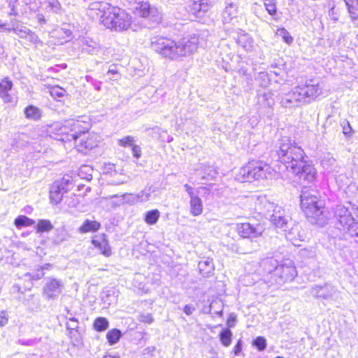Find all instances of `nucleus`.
Returning <instances> with one entry per match:
<instances>
[{"label": "nucleus", "instance_id": "1", "mask_svg": "<svg viewBox=\"0 0 358 358\" xmlns=\"http://www.w3.org/2000/svg\"><path fill=\"white\" fill-rule=\"evenodd\" d=\"M90 16L100 18L103 27L113 31L122 32L134 29L133 16L124 9L106 1H94L88 6Z\"/></svg>", "mask_w": 358, "mask_h": 358}, {"label": "nucleus", "instance_id": "2", "mask_svg": "<svg viewBox=\"0 0 358 358\" xmlns=\"http://www.w3.org/2000/svg\"><path fill=\"white\" fill-rule=\"evenodd\" d=\"M199 43L196 35L187 36L178 41L155 36L151 39L150 48L164 59L177 61L194 54L197 50Z\"/></svg>", "mask_w": 358, "mask_h": 358}, {"label": "nucleus", "instance_id": "3", "mask_svg": "<svg viewBox=\"0 0 358 358\" xmlns=\"http://www.w3.org/2000/svg\"><path fill=\"white\" fill-rule=\"evenodd\" d=\"M278 155L280 162L288 171L296 176L299 175L300 168L306 161L305 152L301 147L292 143L287 138H282Z\"/></svg>", "mask_w": 358, "mask_h": 358}, {"label": "nucleus", "instance_id": "4", "mask_svg": "<svg viewBox=\"0 0 358 358\" xmlns=\"http://www.w3.org/2000/svg\"><path fill=\"white\" fill-rule=\"evenodd\" d=\"M301 206L311 223L323 226L327 222L328 213L325 211L324 205L315 190L302 191Z\"/></svg>", "mask_w": 358, "mask_h": 358}, {"label": "nucleus", "instance_id": "5", "mask_svg": "<svg viewBox=\"0 0 358 358\" xmlns=\"http://www.w3.org/2000/svg\"><path fill=\"white\" fill-rule=\"evenodd\" d=\"M252 199L255 201V210L266 217H269L271 223L276 227L285 231L289 221L285 210L280 206L271 202L265 195H259Z\"/></svg>", "mask_w": 358, "mask_h": 358}, {"label": "nucleus", "instance_id": "6", "mask_svg": "<svg viewBox=\"0 0 358 358\" xmlns=\"http://www.w3.org/2000/svg\"><path fill=\"white\" fill-rule=\"evenodd\" d=\"M276 172L266 163L251 160L239 169L235 179L241 182H252L262 179H271Z\"/></svg>", "mask_w": 358, "mask_h": 358}, {"label": "nucleus", "instance_id": "7", "mask_svg": "<svg viewBox=\"0 0 358 358\" xmlns=\"http://www.w3.org/2000/svg\"><path fill=\"white\" fill-rule=\"evenodd\" d=\"M91 127L88 117L82 116L78 119L65 121L64 124L60 128L62 141H77L81 135L85 134Z\"/></svg>", "mask_w": 358, "mask_h": 358}, {"label": "nucleus", "instance_id": "8", "mask_svg": "<svg viewBox=\"0 0 358 358\" xmlns=\"http://www.w3.org/2000/svg\"><path fill=\"white\" fill-rule=\"evenodd\" d=\"M133 13L154 23H159L162 20V11L156 6H151L147 1H139L134 3Z\"/></svg>", "mask_w": 358, "mask_h": 358}, {"label": "nucleus", "instance_id": "9", "mask_svg": "<svg viewBox=\"0 0 358 358\" xmlns=\"http://www.w3.org/2000/svg\"><path fill=\"white\" fill-rule=\"evenodd\" d=\"M236 231L243 238L253 239L262 236L264 229L259 224H252L249 222H244L236 224Z\"/></svg>", "mask_w": 358, "mask_h": 358}, {"label": "nucleus", "instance_id": "10", "mask_svg": "<svg viewBox=\"0 0 358 358\" xmlns=\"http://www.w3.org/2000/svg\"><path fill=\"white\" fill-rule=\"evenodd\" d=\"M299 89L306 103L315 100L322 93L323 86L322 83H306L305 85H299Z\"/></svg>", "mask_w": 358, "mask_h": 358}, {"label": "nucleus", "instance_id": "11", "mask_svg": "<svg viewBox=\"0 0 358 358\" xmlns=\"http://www.w3.org/2000/svg\"><path fill=\"white\" fill-rule=\"evenodd\" d=\"M280 104L284 108H293L305 104L299 87L296 86L280 97Z\"/></svg>", "mask_w": 358, "mask_h": 358}, {"label": "nucleus", "instance_id": "12", "mask_svg": "<svg viewBox=\"0 0 358 358\" xmlns=\"http://www.w3.org/2000/svg\"><path fill=\"white\" fill-rule=\"evenodd\" d=\"M99 136L95 134L87 133L81 135L75 142V146L80 152H87L97 145Z\"/></svg>", "mask_w": 358, "mask_h": 358}, {"label": "nucleus", "instance_id": "13", "mask_svg": "<svg viewBox=\"0 0 358 358\" xmlns=\"http://www.w3.org/2000/svg\"><path fill=\"white\" fill-rule=\"evenodd\" d=\"M63 287L61 280L48 278L43 287V295L48 299H54L62 293Z\"/></svg>", "mask_w": 358, "mask_h": 358}, {"label": "nucleus", "instance_id": "14", "mask_svg": "<svg viewBox=\"0 0 358 358\" xmlns=\"http://www.w3.org/2000/svg\"><path fill=\"white\" fill-rule=\"evenodd\" d=\"M274 273L283 281L292 280L297 274L294 263L288 259L276 266Z\"/></svg>", "mask_w": 358, "mask_h": 358}, {"label": "nucleus", "instance_id": "15", "mask_svg": "<svg viewBox=\"0 0 358 358\" xmlns=\"http://www.w3.org/2000/svg\"><path fill=\"white\" fill-rule=\"evenodd\" d=\"M92 244L98 249L101 255L108 257L112 255V250L105 234L94 236L92 239Z\"/></svg>", "mask_w": 358, "mask_h": 358}, {"label": "nucleus", "instance_id": "16", "mask_svg": "<svg viewBox=\"0 0 358 358\" xmlns=\"http://www.w3.org/2000/svg\"><path fill=\"white\" fill-rule=\"evenodd\" d=\"M337 293L334 287L325 285L324 286H314L311 288L310 294L316 298L324 299H333Z\"/></svg>", "mask_w": 358, "mask_h": 358}, {"label": "nucleus", "instance_id": "17", "mask_svg": "<svg viewBox=\"0 0 358 358\" xmlns=\"http://www.w3.org/2000/svg\"><path fill=\"white\" fill-rule=\"evenodd\" d=\"M210 6L209 0H192L189 4V12L196 17H201Z\"/></svg>", "mask_w": 358, "mask_h": 358}, {"label": "nucleus", "instance_id": "18", "mask_svg": "<svg viewBox=\"0 0 358 358\" xmlns=\"http://www.w3.org/2000/svg\"><path fill=\"white\" fill-rule=\"evenodd\" d=\"M343 230H347L352 237H358V222L349 213L338 220Z\"/></svg>", "mask_w": 358, "mask_h": 358}, {"label": "nucleus", "instance_id": "19", "mask_svg": "<svg viewBox=\"0 0 358 358\" xmlns=\"http://www.w3.org/2000/svg\"><path fill=\"white\" fill-rule=\"evenodd\" d=\"M13 84L7 77L0 81V98L5 103H13V96L10 94Z\"/></svg>", "mask_w": 358, "mask_h": 358}, {"label": "nucleus", "instance_id": "20", "mask_svg": "<svg viewBox=\"0 0 358 358\" xmlns=\"http://www.w3.org/2000/svg\"><path fill=\"white\" fill-rule=\"evenodd\" d=\"M287 239L293 245L299 246L305 240V234L299 224L294 225L285 234Z\"/></svg>", "mask_w": 358, "mask_h": 358}, {"label": "nucleus", "instance_id": "21", "mask_svg": "<svg viewBox=\"0 0 358 358\" xmlns=\"http://www.w3.org/2000/svg\"><path fill=\"white\" fill-rule=\"evenodd\" d=\"M238 14V3L233 1L227 2L226 6L222 12V21L224 23H231L235 20Z\"/></svg>", "mask_w": 358, "mask_h": 358}, {"label": "nucleus", "instance_id": "22", "mask_svg": "<svg viewBox=\"0 0 358 358\" xmlns=\"http://www.w3.org/2000/svg\"><path fill=\"white\" fill-rule=\"evenodd\" d=\"M64 193L63 185L59 182H55L50 187L49 198L51 203L58 204L62 199Z\"/></svg>", "mask_w": 358, "mask_h": 358}, {"label": "nucleus", "instance_id": "23", "mask_svg": "<svg viewBox=\"0 0 358 358\" xmlns=\"http://www.w3.org/2000/svg\"><path fill=\"white\" fill-rule=\"evenodd\" d=\"M236 42L244 50L252 52L255 50L254 40L247 33H241L238 35Z\"/></svg>", "mask_w": 358, "mask_h": 358}, {"label": "nucleus", "instance_id": "24", "mask_svg": "<svg viewBox=\"0 0 358 358\" xmlns=\"http://www.w3.org/2000/svg\"><path fill=\"white\" fill-rule=\"evenodd\" d=\"M273 94L267 90L263 93H258L257 103L265 108H271L274 105Z\"/></svg>", "mask_w": 358, "mask_h": 358}, {"label": "nucleus", "instance_id": "25", "mask_svg": "<svg viewBox=\"0 0 358 358\" xmlns=\"http://www.w3.org/2000/svg\"><path fill=\"white\" fill-rule=\"evenodd\" d=\"M198 268L199 273L202 276L208 277L212 275L214 271V264L212 259H203L199 262Z\"/></svg>", "mask_w": 358, "mask_h": 358}, {"label": "nucleus", "instance_id": "26", "mask_svg": "<svg viewBox=\"0 0 358 358\" xmlns=\"http://www.w3.org/2000/svg\"><path fill=\"white\" fill-rule=\"evenodd\" d=\"M300 168L299 174H303L304 178L308 182H312L315 180L317 171L313 166L308 164V162L306 160L303 162V165Z\"/></svg>", "mask_w": 358, "mask_h": 358}, {"label": "nucleus", "instance_id": "27", "mask_svg": "<svg viewBox=\"0 0 358 358\" xmlns=\"http://www.w3.org/2000/svg\"><path fill=\"white\" fill-rule=\"evenodd\" d=\"M189 205L190 213L193 216H199L203 213V202L198 195L190 199Z\"/></svg>", "mask_w": 358, "mask_h": 358}, {"label": "nucleus", "instance_id": "28", "mask_svg": "<svg viewBox=\"0 0 358 358\" xmlns=\"http://www.w3.org/2000/svg\"><path fill=\"white\" fill-rule=\"evenodd\" d=\"M81 42L83 50L91 55H97L100 50L98 43L90 38H83Z\"/></svg>", "mask_w": 358, "mask_h": 358}, {"label": "nucleus", "instance_id": "29", "mask_svg": "<svg viewBox=\"0 0 358 358\" xmlns=\"http://www.w3.org/2000/svg\"><path fill=\"white\" fill-rule=\"evenodd\" d=\"M101 224L99 222L94 220H86L83 224L79 227L78 231L80 233L85 234L88 232H95L100 229Z\"/></svg>", "mask_w": 358, "mask_h": 358}, {"label": "nucleus", "instance_id": "30", "mask_svg": "<svg viewBox=\"0 0 358 358\" xmlns=\"http://www.w3.org/2000/svg\"><path fill=\"white\" fill-rule=\"evenodd\" d=\"M41 6L43 9L47 10L48 12L59 13L61 10L62 6L58 0H42Z\"/></svg>", "mask_w": 358, "mask_h": 358}, {"label": "nucleus", "instance_id": "31", "mask_svg": "<svg viewBox=\"0 0 358 358\" xmlns=\"http://www.w3.org/2000/svg\"><path fill=\"white\" fill-rule=\"evenodd\" d=\"M66 329L69 331V335L71 339L73 338L78 340V320L75 317H71L66 324Z\"/></svg>", "mask_w": 358, "mask_h": 358}, {"label": "nucleus", "instance_id": "32", "mask_svg": "<svg viewBox=\"0 0 358 358\" xmlns=\"http://www.w3.org/2000/svg\"><path fill=\"white\" fill-rule=\"evenodd\" d=\"M321 165L324 169L328 172H331L334 170L336 165V161L332 156L328 154L322 158Z\"/></svg>", "mask_w": 358, "mask_h": 358}, {"label": "nucleus", "instance_id": "33", "mask_svg": "<svg viewBox=\"0 0 358 358\" xmlns=\"http://www.w3.org/2000/svg\"><path fill=\"white\" fill-rule=\"evenodd\" d=\"M160 217V212L157 210H152L148 211L145 214L144 221L150 225L155 224Z\"/></svg>", "mask_w": 358, "mask_h": 358}, {"label": "nucleus", "instance_id": "34", "mask_svg": "<svg viewBox=\"0 0 358 358\" xmlns=\"http://www.w3.org/2000/svg\"><path fill=\"white\" fill-rule=\"evenodd\" d=\"M11 31L22 38H24L30 31L27 27L20 22H15L11 26Z\"/></svg>", "mask_w": 358, "mask_h": 358}, {"label": "nucleus", "instance_id": "35", "mask_svg": "<svg viewBox=\"0 0 358 358\" xmlns=\"http://www.w3.org/2000/svg\"><path fill=\"white\" fill-rule=\"evenodd\" d=\"M352 20L358 19V0H344Z\"/></svg>", "mask_w": 358, "mask_h": 358}, {"label": "nucleus", "instance_id": "36", "mask_svg": "<svg viewBox=\"0 0 358 358\" xmlns=\"http://www.w3.org/2000/svg\"><path fill=\"white\" fill-rule=\"evenodd\" d=\"M24 114L27 118L37 120L41 116V110L34 106H29L24 110Z\"/></svg>", "mask_w": 358, "mask_h": 358}, {"label": "nucleus", "instance_id": "37", "mask_svg": "<svg viewBox=\"0 0 358 358\" xmlns=\"http://www.w3.org/2000/svg\"><path fill=\"white\" fill-rule=\"evenodd\" d=\"M122 336L121 331L117 329H113L108 331L106 338L110 345L117 343Z\"/></svg>", "mask_w": 358, "mask_h": 358}, {"label": "nucleus", "instance_id": "38", "mask_svg": "<svg viewBox=\"0 0 358 358\" xmlns=\"http://www.w3.org/2000/svg\"><path fill=\"white\" fill-rule=\"evenodd\" d=\"M35 223V221L27 217L25 215L18 216L14 222V224L17 228H21L22 227L31 226Z\"/></svg>", "mask_w": 358, "mask_h": 358}, {"label": "nucleus", "instance_id": "39", "mask_svg": "<svg viewBox=\"0 0 358 358\" xmlns=\"http://www.w3.org/2000/svg\"><path fill=\"white\" fill-rule=\"evenodd\" d=\"M109 323L105 317H99L96 318L93 324L94 329L97 331H103L108 329Z\"/></svg>", "mask_w": 358, "mask_h": 358}, {"label": "nucleus", "instance_id": "40", "mask_svg": "<svg viewBox=\"0 0 358 358\" xmlns=\"http://www.w3.org/2000/svg\"><path fill=\"white\" fill-rule=\"evenodd\" d=\"M232 338V332L229 329L222 330L220 334V340L224 347L230 345Z\"/></svg>", "mask_w": 358, "mask_h": 358}, {"label": "nucleus", "instance_id": "41", "mask_svg": "<svg viewBox=\"0 0 358 358\" xmlns=\"http://www.w3.org/2000/svg\"><path fill=\"white\" fill-rule=\"evenodd\" d=\"M53 226L51 224L50 220H41L38 221L36 231L38 233L41 232H48L52 229Z\"/></svg>", "mask_w": 358, "mask_h": 358}, {"label": "nucleus", "instance_id": "42", "mask_svg": "<svg viewBox=\"0 0 358 358\" xmlns=\"http://www.w3.org/2000/svg\"><path fill=\"white\" fill-rule=\"evenodd\" d=\"M259 85L262 87H268L271 83L272 80L267 71L260 72L256 78Z\"/></svg>", "mask_w": 358, "mask_h": 358}, {"label": "nucleus", "instance_id": "43", "mask_svg": "<svg viewBox=\"0 0 358 358\" xmlns=\"http://www.w3.org/2000/svg\"><path fill=\"white\" fill-rule=\"evenodd\" d=\"M275 34L278 36L281 37L282 41L288 45H290L293 42L292 36L285 28L278 29Z\"/></svg>", "mask_w": 358, "mask_h": 358}, {"label": "nucleus", "instance_id": "44", "mask_svg": "<svg viewBox=\"0 0 358 358\" xmlns=\"http://www.w3.org/2000/svg\"><path fill=\"white\" fill-rule=\"evenodd\" d=\"M217 175L216 170L210 166H207L204 167L203 171L201 173V179L202 180H213L215 178Z\"/></svg>", "mask_w": 358, "mask_h": 358}, {"label": "nucleus", "instance_id": "45", "mask_svg": "<svg viewBox=\"0 0 358 358\" xmlns=\"http://www.w3.org/2000/svg\"><path fill=\"white\" fill-rule=\"evenodd\" d=\"M92 169L89 166H83L80 168L78 171V176L84 179L90 180L92 179Z\"/></svg>", "mask_w": 358, "mask_h": 358}, {"label": "nucleus", "instance_id": "46", "mask_svg": "<svg viewBox=\"0 0 358 358\" xmlns=\"http://www.w3.org/2000/svg\"><path fill=\"white\" fill-rule=\"evenodd\" d=\"M152 194L151 188H146L137 194L138 202H146L150 200Z\"/></svg>", "mask_w": 358, "mask_h": 358}, {"label": "nucleus", "instance_id": "47", "mask_svg": "<svg viewBox=\"0 0 358 358\" xmlns=\"http://www.w3.org/2000/svg\"><path fill=\"white\" fill-rule=\"evenodd\" d=\"M28 41L31 43L36 47L41 46L43 45V42L38 38L36 34L32 32L31 31H29V34L24 38Z\"/></svg>", "mask_w": 358, "mask_h": 358}, {"label": "nucleus", "instance_id": "48", "mask_svg": "<svg viewBox=\"0 0 358 358\" xmlns=\"http://www.w3.org/2000/svg\"><path fill=\"white\" fill-rule=\"evenodd\" d=\"M349 213H350L349 212L348 209L343 205L336 206L334 210L335 216L338 220L342 217H345Z\"/></svg>", "mask_w": 358, "mask_h": 358}, {"label": "nucleus", "instance_id": "49", "mask_svg": "<svg viewBox=\"0 0 358 358\" xmlns=\"http://www.w3.org/2000/svg\"><path fill=\"white\" fill-rule=\"evenodd\" d=\"M264 6L270 15H273L276 13L275 0H264Z\"/></svg>", "mask_w": 358, "mask_h": 358}, {"label": "nucleus", "instance_id": "50", "mask_svg": "<svg viewBox=\"0 0 358 358\" xmlns=\"http://www.w3.org/2000/svg\"><path fill=\"white\" fill-rule=\"evenodd\" d=\"M253 345L259 350H264L266 347V341L262 336H258L253 341Z\"/></svg>", "mask_w": 358, "mask_h": 358}, {"label": "nucleus", "instance_id": "51", "mask_svg": "<svg viewBox=\"0 0 358 358\" xmlns=\"http://www.w3.org/2000/svg\"><path fill=\"white\" fill-rule=\"evenodd\" d=\"M102 171L104 174H109L110 176H114L117 173L115 170V164L111 163L104 164L103 165Z\"/></svg>", "mask_w": 358, "mask_h": 358}, {"label": "nucleus", "instance_id": "52", "mask_svg": "<svg viewBox=\"0 0 358 358\" xmlns=\"http://www.w3.org/2000/svg\"><path fill=\"white\" fill-rule=\"evenodd\" d=\"M341 124L343 128V133L347 136H351L353 131L350 122L346 120H343L341 121Z\"/></svg>", "mask_w": 358, "mask_h": 358}, {"label": "nucleus", "instance_id": "53", "mask_svg": "<svg viewBox=\"0 0 358 358\" xmlns=\"http://www.w3.org/2000/svg\"><path fill=\"white\" fill-rule=\"evenodd\" d=\"M9 314L7 310H0V328L6 327L9 322Z\"/></svg>", "mask_w": 358, "mask_h": 358}, {"label": "nucleus", "instance_id": "54", "mask_svg": "<svg viewBox=\"0 0 358 358\" xmlns=\"http://www.w3.org/2000/svg\"><path fill=\"white\" fill-rule=\"evenodd\" d=\"M134 139L131 136H125L120 140H118V145L122 147H127V146H133L134 145Z\"/></svg>", "mask_w": 358, "mask_h": 358}, {"label": "nucleus", "instance_id": "55", "mask_svg": "<svg viewBox=\"0 0 358 358\" xmlns=\"http://www.w3.org/2000/svg\"><path fill=\"white\" fill-rule=\"evenodd\" d=\"M268 74L272 80V81L278 83H280L283 81V79L280 77L281 71L278 69V71H270Z\"/></svg>", "mask_w": 358, "mask_h": 358}, {"label": "nucleus", "instance_id": "56", "mask_svg": "<svg viewBox=\"0 0 358 358\" xmlns=\"http://www.w3.org/2000/svg\"><path fill=\"white\" fill-rule=\"evenodd\" d=\"M125 202L134 204L138 202L137 194H127L123 195Z\"/></svg>", "mask_w": 358, "mask_h": 358}, {"label": "nucleus", "instance_id": "57", "mask_svg": "<svg viewBox=\"0 0 358 358\" xmlns=\"http://www.w3.org/2000/svg\"><path fill=\"white\" fill-rule=\"evenodd\" d=\"M107 76L111 80H117L120 78V74L115 67L109 69Z\"/></svg>", "mask_w": 358, "mask_h": 358}, {"label": "nucleus", "instance_id": "58", "mask_svg": "<svg viewBox=\"0 0 358 358\" xmlns=\"http://www.w3.org/2000/svg\"><path fill=\"white\" fill-rule=\"evenodd\" d=\"M27 275L29 276L32 280H39L43 277L44 273L41 268H38L36 271L30 273H27Z\"/></svg>", "mask_w": 358, "mask_h": 358}, {"label": "nucleus", "instance_id": "59", "mask_svg": "<svg viewBox=\"0 0 358 358\" xmlns=\"http://www.w3.org/2000/svg\"><path fill=\"white\" fill-rule=\"evenodd\" d=\"M50 93L52 96L62 97L64 96L65 91L62 88H53Z\"/></svg>", "mask_w": 358, "mask_h": 358}, {"label": "nucleus", "instance_id": "60", "mask_svg": "<svg viewBox=\"0 0 358 358\" xmlns=\"http://www.w3.org/2000/svg\"><path fill=\"white\" fill-rule=\"evenodd\" d=\"M139 320L142 322L150 324L153 322V318L151 314H143L140 315Z\"/></svg>", "mask_w": 358, "mask_h": 358}, {"label": "nucleus", "instance_id": "61", "mask_svg": "<svg viewBox=\"0 0 358 358\" xmlns=\"http://www.w3.org/2000/svg\"><path fill=\"white\" fill-rule=\"evenodd\" d=\"M7 2L8 3L9 6L10 7V10H11L10 14L17 15V8L15 6L17 0H7Z\"/></svg>", "mask_w": 358, "mask_h": 358}, {"label": "nucleus", "instance_id": "62", "mask_svg": "<svg viewBox=\"0 0 358 358\" xmlns=\"http://www.w3.org/2000/svg\"><path fill=\"white\" fill-rule=\"evenodd\" d=\"M132 155L134 157L138 159L141 155V148L138 145L132 146Z\"/></svg>", "mask_w": 358, "mask_h": 358}, {"label": "nucleus", "instance_id": "63", "mask_svg": "<svg viewBox=\"0 0 358 358\" xmlns=\"http://www.w3.org/2000/svg\"><path fill=\"white\" fill-rule=\"evenodd\" d=\"M56 31L61 35L64 34L66 38V41H67L71 36V31L66 29L61 28Z\"/></svg>", "mask_w": 358, "mask_h": 358}, {"label": "nucleus", "instance_id": "64", "mask_svg": "<svg viewBox=\"0 0 358 358\" xmlns=\"http://www.w3.org/2000/svg\"><path fill=\"white\" fill-rule=\"evenodd\" d=\"M184 187L190 199L192 198L193 196H197V194L194 192L193 188L188 184H185L184 185Z\"/></svg>", "mask_w": 358, "mask_h": 358}]
</instances>
